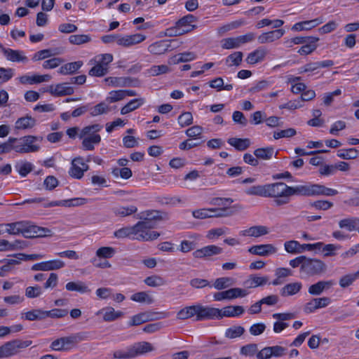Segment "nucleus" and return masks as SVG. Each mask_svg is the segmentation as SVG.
<instances>
[{"instance_id": "18", "label": "nucleus", "mask_w": 359, "mask_h": 359, "mask_svg": "<svg viewBox=\"0 0 359 359\" xmlns=\"http://www.w3.org/2000/svg\"><path fill=\"white\" fill-rule=\"evenodd\" d=\"M335 283L333 280H320L311 285L309 287L308 292L313 296H319L324 291L328 290L334 285Z\"/></svg>"}, {"instance_id": "31", "label": "nucleus", "mask_w": 359, "mask_h": 359, "mask_svg": "<svg viewBox=\"0 0 359 359\" xmlns=\"http://www.w3.org/2000/svg\"><path fill=\"white\" fill-rule=\"evenodd\" d=\"M50 79L51 76L48 74L34 76L23 75L19 78L20 83L22 84L39 83L44 81H48Z\"/></svg>"}, {"instance_id": "10", "label": "nucleus", "mask_w": 359, "mask_h": 359, "mask_svg": "<svg viewBox=\"0 0 359 359\" xmlns=\"http://www.w3.org/2000/svg\"><path fill=\"white\" fill-rule=\"evenodd\" d=\"M196 320H205L210 319H221L220 309L204 306L201 304L196 305Z\"/></svg>"}, {"instance_id": "3", "label": "nucleus", "mask_w": 359, "mask_h": 359, "mask_svg": "<svg viewBox=\"0 0 359 359\" xmlns=\"http://www.w3.org/2000/svg\"><path fill=\"white\" fill-rule=\"evenodd\" d=\"M102 129L100 124H93L84 127L79 134V137L82 140L81 147L83 150L93 151L95 147L101 142V136L99 132Z\"/></svg>"}, {"instance_id": "38", "label": "nucleus", "mask_w": 359, "mask_h": 359, "mask_svg": "<svg viewBox=\"0 0 359 359\" xmlns=\"http://www.w3.org/2000/svg\"><path fill=\"white\" fill-rule=\"evenodd\" d=\"M318 41L319 39L318 37L311 36L309 41L299 49L298 53L302 55L311 54L316 49V43Z\"/></svg>"}, {"instance_id": "47", "label": "nucleus", "mask_w": 359, "mask_h": 359, "mask_svg": "<svg viewBox=\"0 0 359 359\" xmlns=\"http://www.w3.org/2000/svg\"><path fill=\"white\" fill-rule=\"evenodd\" d=\"M111 110L110 107L106 102H100L90 109V114L93 116H96L103 114H107Z\"/></svg>"}, {"instance_id": "39", "label": "nucleus", "mask_w": 359, "mask_h": 359, "mask_svg": "<svg viewBox=\"0 0 359 359\" xmlns=\"http://www.w3.org/2000/svg\"><path fill=\"white\" fill-rule=\"evenodd\" d=\"M65 287L68 291H76L81 294L90 292L88 285L82 281L69 282L66 284Z\"/></svg>"}, {"instance_id": "56", "label": "nucleus", "mask_w": 359, "mask_h": 359, "mask_svg": "<svg viewBox=\"0 0 359 359\" xmlns=\"http://www.w3.org/2000/svg\"><path fill=\"white\" fill-rule=\"evenodd\" d=\"M358 151L355 148L340 149L337 151V156L344 159H354L358 156Z\"/></svg>"}, {"instance_id": "19", "label": "nucleus", "mask_w": 359, "mask_h": 359, "mask_svg": "<svg viewBox=\"0 0 359 359\" xmlns=\"http://www.w3.org/2000/svg\"><path fill=\"white\" fill-rule=\"evenodd\" d=\"M316 184L291 187V196H316Z\"/></svg>"}, {"instance_id": "64", "label": "nucleus", "mask_w": 359, "mask_h": 359, "mask_svg": "<svg viewBox=\"0 0 359 359\" xmlns=\"http://www.w3.org/2000/svg\"><path fill=\"white\" fill-rule=\"evenodd\" d=\"M170 72V69L167 65H153L148 69V74L150 76H156Z\"/></svg>"}, {"instance_id": "61", "label": "nucleus", "mask_w": 359, "mask_h": 359, "mask_svg": "<svg viewBox=\"0 0 359 359\" xmlns=\"http://www.w3.org/2000/svg\"><path fill=\"white\" fill-rule=\"evenodd\" d=\"M116 250L112 247H102L96 251V256L99 258L109 259L115 255Z\"/></svg>"}, {"instance_id": "57", "label": "nucleus", "mask_w": 359, "mask_h": 359, "mask_svg": "<svg viewBox=\"0 0 359 359\" xmlns=\"http://www.w3.org/2000/svg\"><path fill=\"white\" fill-rule=\"evenodd\" d=\"M131 299L134 302L140 303L151 304L154 300L146 292H140L135 293L131 296Z\"/></svg>"}, {"instance_id": "32", "label": "nucleus", "mask_w": 359, "mask_h": 359, "mask_svg": "<svg viewBox=\"0 0 359 359\" xmlns=\"http://www.w3.org/2000/svg\"><path fill=\"white\" fill-rule=\"evenodd\" d=\"M36 124V120L32 116H26L18 118L15 123L16 130H27L32 128Z\"/></svg>"}, {"instance_id": "30", "label": "nucleus", "mask_w": 359, "mask_h": 359, "mask_svg": "<svg viewBox=\"0 0 359 359\" xmlns=\"http://www.w3.org/2000/svg\"><path fill=\"white\" fill-rule=\"evenodd\" d=\"M244 308L241 306H228L220 309L221 318L223 317H237L244 313Z\"/></svg>"}, {"instance_id": "1", "label": "nucleus", "mask_w": 359, "mask_h": 359, "mask_svg": "<svg viewBox=\"0 0 359 359\" xmlns=\"http://www.w3.org/2000/svg\"><path fill=\"white\" fill-rule=\"evenodd\" d=\"M42 140V137L34 135H26L20 138L9 137L7 140L8 153L13 150L19 154L37 152L40 149V146L35 142Z\"/></svg>"}, {"instance_id": "34", "label": "nucleus", "mask_w": 359, "mask_h": 359, "mask_svg": "<svg viewBox=\"0 0 359 359\" xmlns=\"http://www.w3.org/2000/svg\"><path fill=\"white\" fill-rule=\"evenodd\" d=\"M322 23V21L319 19L316 18L312 20L303 21L295 23L292 27V30L293 31H302V30H309L319 24Z\"/></svg>"}, {"instance_id": "37", "label": "nucleus", "mask_w": 359, "mask_h": 359, "mask_svg": "<svg viewBox=\"0 0 359 359\" xmlns=\"http://www.w3.org/2000/svg\"><path fill=\"white\" fill-rule=\"evenodd\" d=\"M359 224V218L348 217L341 219L339 222V226L342 229H346L348 231H355L357 226Z\"/></svg>"}, {"instance_id": "15", "label": "nucleus", "mask_w": 359, "mask_h": 359, "mask_svg": "<svg viewBox=\"0 0 359 359\" xmlns=\"http://www.w3.org/2000/svg\"><path fill=\"white\" fill-rule=\"evenodd\" d=\"M65 266V264L63 261L60 259H53L35 264L32 266V270L43 271H54L60 269Z\"/></svg>"}, {"instance_id": "28", "label": "nucleus", "mask_w": 359, "mask_h": 359, "mask_svg": "<svg viewBox=\"0 0 359 359\" xmlns=\"http://www.w3.org/2000/svg\"><path fill=\"white\" fill-rule=\"evenodd\" d=\"M170 48V43L168 41L161 40L151 44L148 50L152 54L161 55L168 51Z\"/></svg>"}, {"instance_id": "29", "label": "nucleus", "mask_w": 359, "mask_h": 359, "mask_svg": "<svg viewBox=\"0 0 359 359\" xmlns=\"http://www.w3.org/2000/svg\"><path fill=\"white\" fill-rule=\"evenodd\" d=\"M267 54V50L264 48H259L253 52L248 54L246 62L250 65L263 61Z\"/></svg>"}, {"instance_id": "51", "label": "nucleus", "mask_w": 359, "mask_h": 359, "mask_svg": "<svg viewBox=\"0 0 359 359\" xmlns=\"http://www.w3.org/2000/svg\"><path fill=\"white\" fill-rule=\"evenodd\" d=\"M227 298L229 300L233 299L238 297H244L249 293L247 289H242L239 287H233L226 290Z\"/></svg>"}, {"instance_id": "26", "label": "nucleus", "mask_w": 359, "mask_h": 359, "mask_svg": "<svg viewBox=\"0 0 359 359\" xmlns=\"http://www.w3.org/2000/svg\"><path fill=\"white\" fill-rule=\"evenodd\" d=\"M97 316L102 315L103 320L106 322L114 321L123 316L121 311H116L112 307H106L99 310L96 313Z\"/></svg>"}, {"instance_id": "35", "label": "nucleus", "mask_w": 359, "mask_h": 359, "mask_svg": "<svg viewBox=\"0 0 359 359\" xmlns=\"http://www.w3.org/2000/svg\"><path fill=\"white\" fill-rule=\"evenodd\" d=\"M139 218L142 219V221H149L154 226H155L154 221H159L163 219L159 211L153 210L142 212L139 215Z\"/></svg>"}, {"instance_id": "17", "label": "nucleus", "mask_w": 359, "mask_h": 359, "mask_svg": "<svg viewBox=\"0 0 359 359\" xmlns=\"http://www.w3.org/2000/svg\"><path fill=\"white\" fill-rule=\"evenodd\" d=\"M223 249L215 245L205 246L193 252V256L197 259H203L222 253Z\"/></svg>"}, {"instance_id": "27", "label": "nucleus", "mask_w": 359, "mask_h": 359, "mask_svg": "<svg viewBox=\"0 0 359 359\" xmlns=\"http://www.w3.org/2000/svg\"><path fill=\"white\" fill-rule=\"evenodd\" d=\"M52 231L49 229L40 227L32 224L30 222L28 238H36V237H46L51 236Z\"/></svg>"}, {"instance_id": "55", "label": "nucleus", "mask_w": 359, "mask_h": 359, "mask_svg": "<svg viewBox=\"0 0 359 359\" xmlns=\"http://www.w3.org/2000/svg\"><path fill=\"white\" fill-rule=\"evenodd\" d=\"M243 60V53L241 51L234 52L226 58V63L229 67L238 66Z\"/></svg>"}, {"instance_id": "59", "label": "nucleus", "mask_w": 359, "mask_h": 359, "mask_svg": "<svg viewBox=\"0 0 359 359\" xmlns=\"http://www.w3.org/2000/svg\"><path fill=\"white\" fill-rule=\"evenodd\" d=\"M91 40L90 36L88 34H75L71 35L69 41L72 44L81 45L90 42Z\"/></svg>"}, {"instance_id": "8", "label": "nucleus", "mask_w": 359, "mask_h": 359, "mask_svg": "<svg viewBox=\"0 0 359 359\" xmlns=\"http://www.w3.org/2000/svg\"><path fill=\"white\" fill-rule=\"evenodd\" d=\"M291 196V187L283 182L267 184V197L289 198Z\"/></svg>"}, {"instance_id": "49", "label": "nucleus", "mask_w": 359, "mask_h": 359, "mask_svg": "<svg viewBox=\"0 0 359 359\" xmlns=\"http://www.w3.org/2000/svg\"><path fill=\"white\" fill-rule=\"evenodd\" d=\"M111 174L115 178L121 177L123 180H128L133 175V172L129 168H114L111 170Z\"/></svg>"}, {"instance_id": "46", "label": "nucleus", "mask_w": 359, "mask_h": 359, "mask_svg": "<svg viewBox=\"0 0 359 359\" xmlns=\"http://www.w3.org/2000/svg\"><path fill=\"white\" fill-rule=\"evenodd\" d=\"M114 236L118 238H125L128 237H132L135 239V228L133 226H126L116 230L114 233Z\"/></svg>"}, {"instance_id": "54", "label": "nucleus", "mask_w": 359, "mask_h": 359, "mask_svg": "<svg viewBox=\"0 0 359 359\" xmlns=\"http://www.w3.org/2000/svg\"><path fill=\"white\" fill-rule=\"evenodd\" d=\"M233 284V279L229 277L218 278L215 280L213 286L215 289L221 290L231 286Z\"/></svg>"}, {"instance_id": "12", "label": "nucleus", "mask_w": 359, "mask_h": 359, "mask_svg": "<svg viewBox=\"0 0 359 359\" xmlns=\"http://www.w3.org/2000/svg\"><path fill=\"white\" fill-rule=\"evenodd\" d=\"M331 303L330 298L327 297L313 298L304 306V311L306 313H311L316 310L325 308Z\"/></svg>"}, {"instance_id": "24", "label": "nucleus", "mask_w": 359, "mask_h": 359, "mask_svg": "<svg viewBox=\"0 0 359 359\" xmlns=\"http://www.w3.org/2000/svg\"><path fill=\"white\" fill-rule=\"evenodd\" d=\"M48 91L53 95L65 96L73 94L74 88L68 83H64L56 86H50Z\"/></svg>"}, {"instance_id": "53", "label": "nucleus", "mask_w": 359, "mask_h": 359, "mask_svg": "<svg viewBox=\"0 0 359 359\" xmlns=\"http://www.w3.org/2000/svg\"><path fill=\"white\" fill-rule=\"evenodd\" d=\"M144 283L150 287H160L166 284V280L159 276H151L145 278Z\"/></svg>"}, {"instance_id": "6", "label": "nucleus", "mask_w": 359, "mask_h": 359, "mask_svg": "<svg viewBox=\"0 0 359 359\" xmlns=\"http://www.w3.org/2000/svg\"><path fill=\"white\" fill-rule=\"evenodd\" d=\"M327 270V265L325 263L316 258H309L305 257V261L303 262L302 267L300 269V272L309 276H313L322 274Z\"/></svg>"}, {"instance_id": "43", "label": "nucleus", "mask_w": 359, "mask_h": 359, "mask_svg": "<svg viewBox=\"0 0 359 359\" xmlns=\"http://www.w3.org/2000/svg\"><path fill=\"white\" fill-rule=\"evenodd\" d=\"M45 311L41 309H33L24 313V318L25 320L33 321V320H41L46 318Z\"/></svg>"}, {"instance_id": "50", "label": "nucleus", "mask_w": 359, "mask_h": 359, "mask_svg": "<svg viewBox=\"0 0 359 359\" xmlns=\"http://www.w3.org/2000/svg\"><path fill=\"white\" fill-rule=\"evenodd\" d=\"M254 154L257 158L269 160L273 156V149L272 147L259 148L255 150Z\"/></svg>"}, {"instance_id": "33", "label": "nucleus", "mask_w": 359, "mask_h": 359, "mask_svg": "<svg viewBox=\"0 0 359 359\" xmlns=\"http://www.w3.org/2000/svg\"><path fill=\"white\" fill-rule=\"evenodd\" d=\"M24 246L22 241L16 240L13 243H10L7 240L0 239V252L22 249Z\"/></svg>"}, {"instance_id": "62", "label": "nucleus", "mask_w": 359, "mask_h": 359, "mask_svg": "<svg viewBox=\"0 0 359 359\" xmlns=\"http://www.w3.org/2000/svg\"><path fill=\"white\" fill-rule=\"evenodd\" d=\"M337 194L338 191L336 189H333L331 188L326 187L324 185L316 184V196L320 195L326 196H332L337 195Z\"/></svg>"}, {"instance_id": "23", "label": "nucleus", "mask_w": 359, "mask_h": 359, "mask_svg": "<svg viewBox=\"0 0 359 359\" xmlns=\"http://www.w3.org/2000/svg\"><path fill=\"white\" fill-rule=\"evenodd\" d=\"M269 283V277L260 276L258 275H250L248 278L244 282L245 289L255 288L259 286H263Z\"/></svg>"}, {"instance_id": "9", "label": "nucleus", "mask_w": 359, "mask_h": 359, "mask_svg": "<svg viewBox=\"0 0 359 359\" xmlns=\"http://www.w3.org/2000/svg\"><path fill=\"white\" fill-rule=\"evenodd\" d=\"M4 231L10 235L22 234L24 237L28 238L30 222L27 220L18 221L11 223H4Z\"/></svg>"}, {"instance_id": "36", "label": "nucleus", "mask_w": 359, "mask_h": 359, "mask_svg": "<svg viewBox=\"0 0 359 359\" xmlns=\"http://www.w3.org/2000/svg\"><path fill=\"white\" fill-rule=\"evenodd\" d=\"M227 142L238 151H244L250 146V140L248 138L231 137Z\"/></svg>"}, {"instance_id": "63", "label": "nucleus", "mask_w": 359, "mask_h": 359, "mask_svg": "<svg viewBox=\"0 0 359 359\" xmlns=\"http://www.w3.org/2000/svg\"><path fill=\"white\" fill-rule=\"evenodd\" d=\"M258 353V348L256 344H249L245 346H243L241 348V354L253 357L255 355L257 356V353Z\"/></svg>"}, {"instance_id": "5", "label": "nucleus", "mask_w": 359, "mask_h": 359, "mask_svg": "<svg viewBox=\"0 0 359 359\" xmlns=\"http://www.w3.org/2000/svg\"><path fill=\"white\" fill-rule=\"evenodd\" d=\"M135 239L142 241L156 240L160 236L157 231H151L154 225L149 221H140L134 225Z\"/></svg>"}, {"instance_id": "45", "label": "nucleus", "mask_w": 359, "mask_h": 359, "mask_svg": "<svg viewBox=\"0 0 359 359\" xmlns=\"http://www.w3.org/2000/svg\"><path fill=\"white\" fill-rule=\"evenodd\" d=\"M245 193L248 195L259 196L262 197H267V184L252 186L248 188Z\"/></svg>"}, {"instance_id": "22", "label": "nucleus", "mask_w": 359, "mask_h": 359, "mask_svg": "<svg viewBox=\"0 0 359 359\" xmlns=\"http://www.w3.org/2000/svg\"><path fill=\"white\" fill-rule=\"evenodd\" d=\"M269 232V231L267 226L263 225H256L247 229L242 230L239 233L242 236L259 237L268 234Z\"/></svg>"}, {"instance_id": "60", "label": "nucleus", "mask_w": 359, "mask_h": 359, "mask_svg": "<svg viewBox=\"0 0 359 359\" xmlns=\"http://www.w3.org/2000/svg\"><path fill=\"white\" fill-rule=\"evenodd\" d=\"M245 332L242 326H233L226 330L225 336L229 339H234L241 337Z\"/></svg>"}, {"instance_id": "25", "label": "nucleus", "mask_w": 359, "mask_h": 359, "mask_svg": "<svg viewBox=\"0 0 359 359\" xmlns=\"http://www.w3.org/2000/svg\"><path fill=\"white\" fill-rule=\"evenodd\" d=\"M302 288V283L301 282H292L284 285L280 290V294L282 297L293 296L299 293Z\"/></svg>"}, {"instance_id": "52", "label": "nucleus", "mask_w": 359, "mask_h": 359, "mask_svg": "<svg viewBox=\"0 0 359 359\" xmlns=\"http://www.w3.org/2000/svg\"><path fill=\"white\" fill-rule=\"evenodd\" d=\"M358 278L355 272L346 274L339 278V284L341 287L346 288L351 285Z\"/></svg>"}, {"instance_id": "16", "label": "nucleus", "mask_w": 359, "mask_h": 359, "mask_svg": "<svg viewBox=\"0 0 359 359\" xmlns=\"http://www.w3.org/2000/svg\"><path fill=\"white\" fill-rule=\"evenodd\" d=\"M146 39V36L142 34H135L130 35L120 34V39L118 40V45L128 48L140 43Z\"/></svg>"}, {"instance_id": "58", "label": "nucleus", "mask_w": 359, "mask_h": 359, "mask_svg": "<svg viewBox=\"0 0 359 359\" xmlns=\"http://www.w3.org/2000/svg\"><path fill=\"white\" fill-rule=\"evenodd\" d=\"M196 55L191 52H186L175 55L171 60L173 63L185 62L193 60Z\"/></svg>"}, {"instance_id": "48", "label": "nucleus", "mask_w": 359, "mask_h": 359, "mask_svg": "<svg viewBox=\"0 0 359 359\" xmlns=\"http://www.w3.org/2000/svg\"><path fill=\"white\" fill-rule=\"evenodd\" d=\"M33 165L27 161H20L15 165V169L22 177H26L33 170Z\"/></svg>"}, {"instance_id": "42", "label": "nucleus", "mask_w": 359, "mask_h": 359, "mask_svg": "<svg viewBox=\"0 0 359 359\" xmlns=\"http://www.w3.org/2000/svg\"><path fill=\"white\" fill-rule=\"evenodd\" d=\"M144 104L142 98H137L130 100L128 104L123 107L121 109V114L123 115L127 114L142 106Z\"/></svg>"}, {"instance_id": "40", "label": "nucleus", "mask_w": 359, "mask_h": 359, "mask_svg": "<svg viewBox=\"0 0 359 359\" xmlns=\"http://www.w3.org/2000/svg\"><path fill=\"white\" fill-rule=\"evenodd\" d=\"M82 65L81 61L69 62L60 68L59 73L64 75L72 74L75 73Z\"/></svg>"}, {"instance_id": "20", "label": "nucleus", "mask_w": 359, "mask_h": 359, "mask_svg": "<svg viewBox=\"0 0 359 359\" xmlns=\"http://www.w3.org/2000/svg\"><path fill=\"white\" fill-rule=\"evenodd\" d=\"M248 252L252 255L266 257L276 253L277 248L272 244H262L250 247Z\"/></svg>"}, {"instance_id": "4", "label": "nucleus", "mask_w": 359, "mask_h": 359, "mask_svg": "<svg viewBox=\"0 0 359 359\" xmlns=\"http://www.w3.org/2000/svg\"><path fill=\"white\" fill-rule=\"evenodd\" d=\"M88 332H81L55 339L51 343L50 347L55 351H67L73 348L78 343L88 339Z\"/></svg>"}, {"instance_id": "41", "label": "nucleus", "mask_w": 359, "mask_h": 359, "mask_svg": "<svg viewBox=\"0 0 359 359\" xmlns=\"http://www.w3.org/2000/svg\"><path fill=\"white\" fill-rule=\"evenodd\" d=\"M137 211V208L135 205L119 206L113 208V212L118 217L130 216Z\"/></svg>"}, {"instance_id": "7", "label": "nucleus", "mask_w": 359, "mask_h": 359, "mask_svg": "<svg viewBox=\"0 0 359 359\" xmlns=\"http://www.w3.org/2000/svg\"><path fill=\"white\" fill-rule=\"evenodd\" d=\"M32 344V341L14 339L0 346V358H9L18 354L21 349H24Z\"/></svg>"}, {"instance_id": "21", "label": "nucleus", "mask_w": 359, "mask_h": 359, "mask_svg": "<svg viewBox=\"0 0 359 359\" xmlns=\"http://www.w3.org/2000/svg\"><path fill=\"white\" fill-rule=\"evenodd\" d=\"M285 32V30L283 29L265 32L259 36L258 41L260 43H271L280 39Z\"/></svg>"}, {"instance_id": "11", "label": "nucleus", "mask_w": 359, "mask_h": 359, "mask_svg": "<svg viewBox=\"0 0 359 359\" xmlns=\"http://www.w3.org/2000/svg\"><path fill=\"white\" fill-rule=\"evenodd\" d=\"M225 208H203L194 210L192 215L196 219H204L212 217H224L230 214L226 213Z\"/></svg>"}, {"instance_id": "14", "label": "nucleus", "mask_w": 359, "mask_h": 359, "mask_svg": "<svg viewBox=\"0 0 359 359\" xmlns=\"http://www.w3.org/2000/svg\"><path fill=\"white\" fill-rule=\"evenodd\" d=\"M1 51L6 59L8 61L22 63H27L28 62V58L22 50H13L3 46Z\"/></svg>"}, {"instance_id": "44", "label": "nucleus", "mask_w": 359, "mask_h": 359, "mask_svg": "<svg viewBox=\"0 0 359 359\" xmlns=\"http://www.w3.org/2000/svg\"><path fill=\"white\" fill-rule=\"evenodd\" d=\"M196 305L187 306L177 313V318L180 320H185L196 316Z\"/></svg>"}, {"instance_id": "13", "label": "nucleus", "mask_w": 359, "mask_h": 359, "mask_svg": "<svg viewBox=\"0 0 359 359\" xmlns=\"http://www.w3.org/2000/svg\"><path fill=\"white\" fill-rule=\"evenodd\" d=\"M88 168V165L83 161L82 158H75L72 161V166L69 174L74 178L81 179L83 177L84 172L87 171Z\"/></svg>"}, {"instance_id": "2", "label": "nucleus", "mask_w": 359, "mask_h": 359, "mask_svg": "<svg viewBox=\"0 0 359 359\" xmlns=\"http://www.w3.org/2000/svg\"><path fill=\"white\" fill-rule=\"evenodd\" d=\"M154 351L153 345L147 341L136 342L124 349L116 350L113 353L114 359H131Z\"/></svg>"}]
</instances>
